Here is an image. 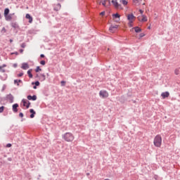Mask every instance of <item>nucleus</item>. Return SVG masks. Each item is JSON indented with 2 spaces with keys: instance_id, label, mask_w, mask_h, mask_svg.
<instances>
[{
  "instance_id": "nucleus-2",
  "label": "nucleus",
  "mask_w": 180,
  "mask_h": 180,
  "mask_svg": "<svg viewBox=\"0 0 180 180\" xmlns=\"http://www.w3.org/2000/svg\"><path fill=\"white\" fill-rule=\"evenodd\" d=\"M153 144L155 147H161L162 146V138L160 135H157L153 139Z\"/></svg>"
},
{
  "instance_id": "nucleus-16",
  "label": "nucleus",
  "mask_w": 180,
  "mask_h": 180,
  "mask_svg": "<svg viewBox=\"0 0 180 180\" xmlns=\"http://www.w3.org/2000/svg\"><path fill=\"white\" fill-rule=\"evenodd\" d=\"M30 113H32L30 115V117H31V119H33V117H34V115H36V112L33 109H30Z\"/></svg>"
},
{
  "instance_id": "nucleus-27",
  "label": "nucleus",
  "mask_w": 180,
  "mask_h": 180,
  "mask_svg": "<svg viewBox=\"0 0 180 180\" xmlns=\"http://www.w3.org/2000/svg\"><path fill=\"white\" fill-rule=\"evenodd\" d=\"M144 36H146V34H144V33H141V34H139V39H141V37H144Z\"/></svg>"
},
{
  "instance_id": "nucleus-46",
  "label": "nucleus",
  "mask_w": 180,
  "mask_h": 180,
  "mask_svg": "<svg viewBox=\"0 0 180 180\" xmlns=\"http://www.w3.org/2000/svg\"><path fill=\"white\" fill-rule=\"evenodd\" d=\"M12 41H13V40H12V39H10V43H12Z\"/></svg>"
},
{
  "instance_id": "nucleus-21",
  "label": "nucleus",
  "mask_w": 180,
  "mask_h": 180,
  "mask_svg": "<svg viewBox=\"0 0 180 180\" xmlns=\"http://www.w3.org/2000/svg\"><path fill=\"white\" fill-rule=\"evenodd\" d=\"M74 141V136L72 134H69V140L68 141Z\"/></svg>"
},
{
  "instance_id": "nucleus-8",
  "label": "nucleus",
  "mask_w": 180,
  "mask_h": 180,
  "mask_svg": "<svg viewBox=\"0 0 180 180\" xmlns=\"http://www.w3.org/2000/svg\"><path fill=\"white\" fill-rule=\"evenodd\" d=\"M22 102L23 103V106H25L27 108V109H29V108L30 106V102H29V101H27L26 99H22Z\"/></svg>"
},
{
  "instance_id": "nucleus-31",
  "label": "nucleus",
  "mask_w": 180,
  "mask_h": 180,
  "mask_svg": "<svg viewBox=\"0 0 180 180\" xmlns=\"http://www.w3.org/2000/svg\"><path fill=\"white\" fill-rule=\"evenodd\" d=\"M1 32H4V33H6V29H5V27H3Z\"/></svg>"
},
{
  "instance_id": "nucleus-10",
  "label": "nucleus",
  "mask_w": 180,
  "mask_h": 180,
  "mask_svg": "<svg viewBox=\"0 0 180 180\" xmlns=\"http://www.w3.org/2000/svg\"><path fill=\"white\" fill-rule=\"evenodd\" d=\"M161 96L162 99H165V98H168L169 96V92L166 91L161 94Z\"/></svg>"
},
{
  "instance_id": "nucleus-33",
  "label": "nucleus",
  "mask_w": 180,
  "mask_h": 180,
  "mask_svg": "<svg viewBox=\"0 0 180 180\" xmlns=\"http://www.w3.org/2000/svg\"><path fill=\"white\" fill-rule=\"evenodd\" d=\"M2 66H0V70L1 71V72H5V70L2 69Z\"/></svg>"
},
{
  "instance_id": "nucleus-25",
  "label": "nucleus",
  "mask_w": 180,
  "mask_h": 180,
  "mask_svg": "<svg viewBox=\"0 0 180 180\" xmlns=\"http://www.w3.org/2000/svg\"><path fill=\"white\" fill-rule=\"evenodd\" d=\"M174 74H175L176 75H179V70L176 69L175 71H174Z\"/></svg>"
},
{
  "instance_id": "nucleus-28",
  "label": "nucleus",
  "mask_w": 180,
  "mask_h": 180,
  "mask_svg": "<svg viewBox=\"0 0 180 180\" xmlns=\"http://www.w3.org/2000/svg\"><path fill=\"white\" fill-rule=\"evenodd\" d=\"M4 109H5V107L4 106L0 107V113H2V112H4Z\"/></svg>"
},
{
  "instance_id": "nucleus-9",
  "label": "nucleus",
  "mask_w": 180,
  "mask_h": 180,
  "mask_svg": "<svg viewBox=\"0 0 180 180\" xmlns=\"http://www.w3.org/2000/svg\"><path fill=\"white\" fill-rule=\"evenodd\" d=\"M133 30H134L136 33H140L141 28H140V27H134L131 30V32H133Z\"/></svg>"
},
{
  "instance_id": "nucleus-12",
  "label": "nucleus",
  "mask_w": 180,
  "mask_h": 180,
  "mask_svg": "<svg viewBox=\"0 0 180 180\" xmlns=\"http://www.w3.org/2000/svg\"><path fill=\"white\" fill-rule=\"evenodd\" d=\"M108 0H102V1H98V4L101 5L102 4L103 6H109V4L106 5Z\"/></svg>"
},
{
  "instance_id": "nucleus-34",
  "label": "nucleus",
  "mask_w": 180,
  "mask_h": 180,
  "mask_svg": "<svg viewBox=\"0 0 180 180\" xmlns=\"http://www.w3.org/2000/svg\"><path fill=\"white\" fill-rule=\"evenodd\" d=\"M6 147H7V148H11V147H12V144L8 143V144L6 145Z\"/></svg>"
},
{
  "instance_id": "nucleus-30",
  "label": "nucleus",
  "mask_w": 180,
  "mask_h": 180,
  "mask_svg": "<svg viewBox=\"0 0 180 180\" xmlns=\"http://www.w3.org/2000/svg\"><path fill=\"white\" fill-rule=\"evenodd\" d=\"M21 47H22V49H25V47H26V44H25V43L22 44H21Z\"/></svg>"
},
{
  "instance_id": "nucleus-35",
  "label": "nucleus",
  "mask_w": 180,
  "mask_h": 180,
  "mask_svg": "<svg viewBox=\"0 0 180 180\" xmlns=\"http://www.w3.org/2000/svg\"><path fill=\"white\" fill-rule=\"evenodd\" d=\"M139 12H140L141 15H143V13H144V11H143L141 9L139 10Z\"/></svg>"
},
{
  "instance_id": "nucleus-47",
  "label": "nucleus",
  "mask_w": 180,
  "mask_h": 180,
  "mask_svg": "<svg viewBox=\"0 0 180 180\" xmlns=\"http://www.w3.org/2000/svg\"><path fill=\"white\" fill-rule=\"evenodd\" d=\"M18 82H22V80H20H20H18Z\"/></svg>"
},
{
  "instance_id": "nucleus-44",
  "label": "nucleus",
  "mask_w": 180,
  "mask_h": 180,
  "mask_svg": "<svg viewBox=\"0 0 180 180\" xmlns=\"http://www.w3.org/2000/svg\"><path fill=\"white\" fill-rule=\"evenodd\" d=\"M20 53H23V49H20Z\"/></svg>"
},
{
  "instance_id": "nucleus-45",
  "label": "nucleus",
  "mask_w": 180,
  "mask_h": 180,
  "mask_svg": "<svg viewBox=\"0 0 180 180\" xmlns=\"http://www.w3.org/2000/svg\"><path fill=\"white\" fill-rule=\"evenodd\" d=\"M1 67H2V68H4L6 67V65H3Z\"/></svg>"
},
{
  "instance_id": "nucleus-43",
  "label": "nucleus",
  "mask_w": 180,
  "mask_h": 180,
  "mask_svg": "<svg viewBox=\"0 0 180 180\" xmlns=\"http://www.w3.org/2000/svg\"><path fill=\"white\" fill-rule=\"evenodd\" d=\"M33 88H34V89H37V86H34Z\"/></svg>"
},
{
  "instance_id": "nucleus-13",
  "label": "nucleus",
  "mask_w": 180,
  "mask_h": 180,
  "mask_svg": "<svg viewBox=\"0 0 180 180\" xmlns=\"http://www.w3.org/2000/svg\"><path fill=\"white\" fill-rule=\"evenodd\" d=\"M25 18L29 20V23H32V22H33V18L30 16V14H26Z\"/></svg>"
},
{
  "instance_id": "nucleus-7",
  "label": "nucleus",
  "mask_w": 180,
  "mask_h": 180,
  "mask_svg": "<svg viewBox=\"0 0 180 180\" xmlns=\"http://www.w3.org/2000/svg\"><path fill=\"white\" fill-rule=\"evenodd\" d=\"M119 27V25H111L109 28V31L110 33H115L117 30V28Z\"/></svg>"
},
{
  "instance_id": "nucleus-15",
  "label": "nucleus",
  "mask_w": 180,
  "mask_h": 180,
  "mask_svg": "<svg viewBox=\"0 0 180 180\" xmlns=\"http://www.w3.org/2000/svg\"><path fill=\"white\" fill-rule=\"evenodd\" d=\"M21 68L22 69V70H27L28 68H29V64H27V63H22V66H21Z\"/></svg>"
},
{
  "instance_id": "nucleus-48",
  "label": "nucleus",
  "mask_w": 180,
  "mask_h": 180,
  "mask_svg": "<svg viewBox=\"0 0 180 180\" xmlns=\"http://www.w3.org/2000/svg\"><path fill=\"white\" fill-rule=\"evenodd\" d=\"M148 29H150V27H148Z\"/></svg>"
},
{
  "instance_id": "nucleus-18",
  "label": "nucleus",
  "mask_w": 180,
  "mask_h": 180,
  "mask_svg": "<svg viewBox=\"0 0 180 180\" xmlns=\"http://www.w3.org/2000/svg\"><path fill=\"white\" fill-rule=\"evenodd\" d=\"M32 70L30 69L27 71V75H28V77H30V78H33V75H32Z\"/></svg>"
},
{
  "instance_id": "nucleus-22",
  "label": "nucleus",
  "mask_w": 180,
  "mask_h": 180,
  "mask_svg": "<svg viewBox=\"0 0 180 180\" xmlns=\"http://www.w3.org/2000/svg\"><path fill=\"white\" fill-rule=\"evenodd\" d=\"M9 14V8H6L4 10V16H6Z\"/></svg>"
},
{
  "instance_id": "nucleus-36",
  "label": "nucleus",
  "mask_w": 180,
  "mask_h": 180,
  "mask_svg": "<svg viewBox=\"0 0 180 180\" xmlns=\"http://www.w3.org/2000/svg\"><path fill=\"white\" fill-rule=\"evenodd\" d=\"M61 85H62V86H64V85H65V82L62 81L61 82Z\"/></svg>"
},
{
  "instance_id": "nucleus-5",
  "label": "nucleus",
  "mask_w": 180,
  "mask_h": 180,
  "mask_svg": "<svg viewBox=\"0 0 180 180\" xmlns=\"http://www.w3.org/2000/svg\"><path fill=\"white\" fill-rule=\"evenodd\" d=\"M137 19L139 22H147V20H148V19L147 18V15H141L138 16Z\"/></svg>"
},
{
  "instance_id": "nucleus-14",
  "label": "nucleus",
  "mask_w": 180,
  "mask_h": 180,
  "mask_svg": "<svg viewBox=\"0 0 180 180\" xmlns=\"http://www.w3.org/2000/svg\"><path fill=\"white\" fill-rule=\"evenodd\" d=\"M28 101H36L37 99V96H27Z\"/></svg>"
},
{
  "instance_id": "nucleus-1",
  "label": "nucleus",
  "mask_w": 180,
  "mask_h": 180,
  "mask_svg": "<svg viewBox=\"0 0 180 180\" xmlns=\"http://www.w3.org/2000/svg\"><path fill=\"white\" fill-rule=\"evenodd\" d=\"M127 20H128V26L129 27H133V23H134V20H136V16L134 14L129 13L126 15Z\"/></svg>"
},
{
  "instance_id": "nucleus-6",
  "label": "nucleus",
  "mask_w": 180,
  "mask_h": 180,
  "mask_svg": "<svg viewBox=\"0 0 180 180\" xmlns=\"http://www.w3.org/2000/svg\"><path fill=\"white\" fill-rule=\"evenodd\" d=\"M111 2L113 6H115V8H116V9H122V5L119 4V3H117V1L112 0Z\"/></svg>"
},
{
  "instance_id": "nucleus-40",
  "label": "nucleus",
  "mask_w": 180,
  "mask_h": 180,
  "mask_svg": "<svg viewBox=\"0 0 180 180\" xmlns=\"http://www.w3.org/2000/svg\"><path fill=\"white\" fill-rule=\"evenodd\" d=\"M40 57H41V58H44V54H41V55H40Z\"/></svg>"
},
{
  "instance_id": "nucleus-42",
  "label": "nucleus",
  "mask_w": 180,
  "mask_h": 180,
  "mask_svg": "<svg viewBox=\"0 0 180 180\" xmlns=\"http://www.w3.org/2000/svg\"><path fill=\"white\" fill-rule=\"evenodd\" d=\"M108 2V6H110V0H107Z\"/></svg>"
},
{
  "instance_id": "nucleus-19",
  "label": "nucleus",
  "mask_w": 180,
  "mask_h": 180,
  "mask_svg": "<svg viewBox=\"0 0 180 180\" xmlns=\"http://www.w3.org/2000/svg\"><path fill=\"white\" fill-rule=\"evenodd\" d=\"M39 79H41V81H45L46 80V75H40Z\"/></svg>"
},
{
  "instance_id": "nucleus-26",
  "label": "nucleus",
  "mask_w": 180,
  "mask_h": 180,
  "mask_svg": "<svg viewBox=\"0 0 180 180\" xmlns=\"http://www.w3.org/2000/svg\"><path fill=\"white\" fill-rule=\"evenodd\" d=\"M63 137H64V139L65 140V141H68V137L67 134H65Z\"/></svg>"
},
{
  "instance_id": "nucleus-38",
  "label": "nucleus",
  "mask_w": 180,
  "mask_h": 180,
  "mask_svg": "<svg viewBox=\"0 0 180 180\" xmlns=\"http://www.w3.org/2000/svg\"><path fill=\"white\" fill-rule=\"evenodd\" d=\"M18 77H23V73H20L18 75Z\"/></svg>"
},
{
  "instance_id": "nucleus-23",
  "label": "nucleus",
  "mask_w": 180,
  "mask_h": 180,
  "mask_svg": "<svg viewBox=\"0 0 180 180\" xmlns=\"http://www.w3.org/2000/svg\"><path fill=\"white\" fill-rule=\"evenodd\" d=\"M39 71H41V68H40V66H37L35 69V72H39Z\"/></svg>"
},
{
  "instance_id": "nucleus-29",
  "label": "nucleus",
  "mask_w": 180,
  "mask_h": 180,
  "mask_svg": "<svg viewBox=\"0 0 180 180\" xmlns=\"http://www.w3.org/2000/svg\"><path fill=\"white\" fill-rule=\"evenodd\" d=\"M40 64H41V65H46V61H45V60H41V61L40 62Z\"/></svg>"
},
{
  "instance_id": "nucleus-41",
  "label": "nucleus",
  "mask_w": 180,
  "mask_h": 180,
  "mask_svg": "<svg viewBox=\"0 0 180 180\" xmlns=\"http://www.w3.org/2000/svg\"><path fill=\"white\" fill-rule=\"evenodd\" d=\"M18 80H14V84H18Z\"/></svg>"
},
{
  "instance_id": "nucleus-32",
  "label": "nucleus",
  "mask_w": 180,
  "mask_h": 180,
  "mask_svg": "<svg viewBox=\"0 0 180 180\" xmlns=\"http://www.w3.org/2000/svg\"><path fill=\"white\" fill-rule=\"evenodd\" d=\"M34 84L36 85V86H39V85H40V82H36Z\"/></svg>"
},
{
  "instance_id": "nucleus-17",
  "label": "nucleus",
  "mask_w": 180,
  "mask_h": 180,
  "mask_svg": "<svg viewBox=\"0 0 180 180\" xmlns=\"http://www.w3.org/2000/svg\"><path fill=\"white\" fill-rule=\"evenodd\" d=\"M6 20H12V15H4Z\"/></svg>"
},
{
  "instance_id": "nucleus-11",
  "label": "nucleus",
  "mask_w": 180,
  "mask_h": 180,
  "mask_svg": "<svg viewBox=\"0 0 180 180\" xmlns=\"http://www.w3.org/2000/svg\"><path fill=\"white\" fill-rule=\"evenodd\" d=\"M18 108H19V104L15 103L13 105V111L16 113L18 112Z\"/></svg>"
},
{
  "instance_id": "nucleus-20",
  "label": "nucleus",
  "mask_w": 180,
  "mask_h": 180,
  "mask_svg": "<svg viewBox=\"0 0 180 180\" xmlns=\"http://www.w3.org/2000/svg\"><path fill=\"white\" fill-rule=\"evenodd\" d=\"M120 2L124 5V6H126L127 5L128 2L126 0H120Z\"/></svg>"
},
{
  "instance_id": "nucleus-39",
  "label": "nucleus",
  "mask_w": 180,
  "mask_h": 180,
  "mask_svg": "<svg viewBox=\"0 0 180 180\" xmlns=\"http://www.w3.org/2000/svg\"><path fill=\"white\" fill-rule=\"evenodd\" d=\"M19 116L20 117H23V114L22 112H20Z\"/></svg>"
},
{
  "instance_id": "nucleus-37",
  "label": "nucleus",
  "mask_w": 180,
  "mask_h": 180,
  "mask_svg": "<svg viewBox=\"0 0 180 180\" xmlns=\"http://www.w3.org/2000/svg\"><path fill=\"white\" fill-rule=\"evenodd\" d=\"M101 16H105V11H103L100 13Z\"/></svg>"
},
{
  "instance_id": "nucleus-3",
  "label": "nucleus",
  "mask_w": 180,
  "mask_h": 180,
  "mask_svg": "<svg viewBox=\"0 0 180 180\" xmlns=\"http://www.w3.org/2000/svg\"><path fill=\"white\" fill-rule=\"evenodd\" d=\"M99 96L102 99H106V98H109V92L106 90H101L99 91Z\"/></svg>"
},
{
  "instance_id": "nucleus-24",
  "label": "nucleus",
  "mask_w": 180,
  "mask_h": 180,
  "mask_svg": "<svg viewBox=\"0 0 180 180\" xmlns=\"http://www.w3.org/2000/svg\"><path fill=\"white\" fill-rule=\"evenodd\" d=\"M133 2L134 4V5H137L138 4H139L140 0H133Z\"/></svg>"
},
{
  "instance_id": "nucleus-4",
  "label": "nucleus",
  "mask_w": 180,
  "mask_h": 180,
  "mask_svg": "<svg viewBox=\"0 0 180 180\" xmlns=\"http://www.w3.org/2000/svg\"><path fill=\"white\" fill-rule=\"evenodd\" d=\"M112 19L116 23L120 22V15L119 13L112 14Z\"/></svg>"
}]
</instances>
